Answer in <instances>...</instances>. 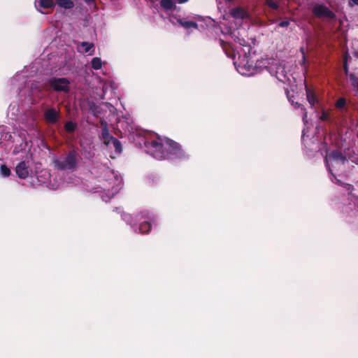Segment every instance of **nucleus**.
Here are the masks:
<instances>
[{
	"label": "nucleus",
	"instance_id": "1",
	"mask_svg": "<svg viewBox=\"0 0 358 358\" xmlns=\"http://www.w3.org/2000/svg\"><path fill=\"white\" fill-rule=\"evenodd\" d=\"M39 62H34L29 66H25L20 73H17L10 80L12 88L17 87L19 99L27 104V107H20L18 103L10 104L8 116L10 119L18 122L22 127L29 131H36V117L29 105L36 104L43 97L41 84L36 80H28L36 74Z\"/></svg>",
	"mask_w": 358,
	"mask_h": 358
},
{
	"label": "nucleus",
	"instance_id": "2",
	"mask_svg": "<svg viewBox=\"0 0 358 358\" xmlns=\"http://www.w3.org/2000/svg\"><path fill=\"white\" fill-rule=\"evenodd\" d=\"M224 34L232 39L235 44L233 45L232 49L234 52L233 59L234 65L237 71L246 76H251L264 68V59L257 61L255 65L254 60L250 57L251 46L243 37L240 36V31L237 28L229 27L226 33L222 31Z\"/></svg>",
	"mask_w": 358,
	"mask_h": 358
},
{
	"label": "nucleus",
	"instance_id": "3",
	"mask_svg": "<svg viewBox=\"0 0 358 358\" xmlns=\"http://www.w3.org/2000/svg\"><path fill=\"white\" fill-rule=\"evenodd\" d=\"M145 145L148 148V152L158 160L180 159L188 157L178 143L157 135L155 139H146Z\"/></svg>",
	"mask_w": 358,
	"mask_h": 358
},
{
	"label": "nucleus",
	"instance_id": "4",
	"mask_svg": "<svg viewBox=\"0 0 358 358\" xmlns=\"http://www.w3.org/2000/svg\"><path fill=\"white\" fill-rule=\"evenodd\" d=\"M100 176L99 181L100 192H102L101 199L103 201L108 202L122 189L123 185L122 178L117 172L110 169L109 167L103 166L99 169Z\"/></svg>",
	"mask_w": 358,
	"mask_h": 358
},
{
	"label": "nucleus",
	"instance_id": "5",
	"mask_svg": "<svg viewBox=\"0 0 358 358\" xmlns=\"http://www.w3.org/2000/svg\"><path fill=\"white\" fill-rule=\"evenodd\" d=\"M346 161V157L338 150H333L330 153L327 154L324 157L326 167L332 176L331 178V181L338 185L345 186L348 190H350L352 186L338 180L334 173L335 171H338L343 166Z\"/></svg>",
	"mask_w": 358,
	"mask_h": 358
},
{
	"label": "nucleus",
	"instance_id": "6",
	"mask_svg": "<svg viewBox=\"0 0 358 358\" xmlns=\"http://www.w3.org/2000/svg\"><path fill=\"white\" fill-rule=\"evenodd\" d=\"M292 105L294 106L296 108H301V110L303 111V122L305 124V128L303 129L302 131V137L301 140L302 142L306 148V153L309 157H313L314 154L313 152H322V149L326 148L327 145L325 143H322L319 142L317 140H311L308 139V127L306 126L308 121H307V112L306 111L305 108L300 104L298 102L294 103L292 102Z\"/></svg>",
	"mask_w": 358,
	"mask_h": 358
},
{
	"label": "nucleus",
	"instance_id": "7",
	"mask_svg": "<svg viewBox=\"0 0 358 358\" xmlns=\"http://www.w3.org/2000/svg\"><path fill=\"white\" fill-rule=\"evenodd\" d=\"M264 69L271 76H275L279 81L286 83L290 80V74L288 73L285 67L272 59H265L263 61Z\"/></svg>",
	"mask_w": 358,
	"mask_h": 358
},
{
	"label": "nucleus",
	"instance_id": "8",
	"mask_svg": "<svg viewBox=\"0 0 358 358\" xmlns=\"http://www.w3.org/2000/svg\"><path fill=\"white\" fill-rule=\"evenodd\" d=\"M27 129L26 128L22 129L19 131L13 132V134L9 132L5 133V140L12 141L14 143L13 155H17L20 152L25 150L28 146V141L27 139L28 132Z\"/></svg>",
	"mask_w": 358,
	"mask_h": 358
},
{
	"label": "nucleus",
	"instance_id": "9",
	"mask_svg": "<svg viewBox=\"0 0 358 358\" xmlns=\"http://www.w3.org/2000/svg\"><path fill=\"white\" fill-rule=\"evenodd\" d=\"M78 162V153L75 150L70 151L66 157L57 158L53 163L57 170H72L76 168Z\"/></svg>",
	"mask_w": 358,
	"mask_h": 358
},
{
	"label": "nucleus",
	"instance_id": "10",
	"mask_svg": "<svg viewBox=\"0 0 358 358\" xmlns=\"http://www.w3.org/2000/svg\"><path fill=\"white\" fill-rule=\"evenodd\" d=\"M229 15L238 27H241L244 23H248L250 18L248 10L241 6L231 8L229 11Z\"/></svg>",
	"mask_w": 358,
	"mask_h": 358
},
{
	"label": "nucleus",
	"instance_id": "11",
	"mask_svg": "<svg viewBox=\"0 0 358 358\" xmlns=\"http://www.w3.org/2000/svg\"><path fill=\"white\" fill-rule=\"evenodd\" d=\"M50 87L56 92L68 93L70 92V81L66 78L52 77L48 80Z\"/></svg>",
	"mask_w": 358,
	"mask_h": 358
},
{
	"label": "nucleus",
	"instance_id": "12",
	"mask_svg": "<svg viewBox=\"0 0 358 358\" xmlns=\"http://www.w3.org/2000/svg\"><path fill=\"white\" fill-rule=\"evenodd\" d=\"M313 14L318 18L334 20L335 13L323 3H315L312 8Z\"/></svg>",
	"mask_w": 358,
	"mask_h": 358
},
{
	"label": "nucleus",
	"instance_id": "13",
	"mask_svg": "<svg viewBox=\"0 0 358 358\" xmlns=\"http://www.w3.org/2000/svg\"><path fill=\"white\" fill-rule=\"evenodd\" d=\"M138 220H141L138 227L140 233H148L152 228V215L148 212H143L141 213V218H138Z\"/></svg>",
	"mask_w": 358,
	"mask_h": 358
},
{
	"label": "nucleus",
	"instance_id": "14",
	"mask_svg": "<svg viewBox=\"0 0 358 358\" xmlns=\"http://www.w3.org/2000/svg\"><path fill=\"white\" fill-rule=\"evenodd\" d=\"M44 117L48 124H56L60 117L59 110L55 108H48L44 112Z\"/></svg>",
	"mask_w": 358,
	"mask_h": 358
},
{
	"label": "nucleus",
	"instance_id": "15",
	"mask_svg": "<svg viewBox=\"0 0 358 358\" xmlns=\"http://www.w3.org/2000/svg\"><path fill=\"white\" fill-rule=\"evenodd\" d=\"M170 22L173 23V24H178L183 28L186 29H189L191 28L197 29L198 24L193 21L189 20H184L181 19L180 17H177L174 16H171L170 18Z\"/></svg>",
	"mask_w": 358,
	"mask_h": 358
},
{
	"label": "nucleus",
	"instance_id": "16",
	"mask_svg": "<svg viewBox=\"0 0 358 358\" xmlns=\"http://www.w3.org/2000/svg\"><path fill=\"white\" fill-rule=\"evenodd\" d=\"M15 173L17 176L21 179H25L29 176V166L24 161L17 164L15 167Z\"/></svg>",
	"mask_w": 358,
	"mask_h": 358
},
{
	"label": "nucleus",
	"instance_id": "17",
	"mask_svg": "<svg viewBox=\"0 0 358 358\" xmlns=\"http://www.w3.org/2000/svg\"><path fill=\"white\" fill-rule=\"evenodd\" d=\"M102 129H101V138L103 140V143L109 146L110 145L112 141L115 138L113 136L110 135L107 124L104 121H101Z\"/></svg>",
	"mask_w": 358,
	"mask_h": 358
},
{
	"label": "nucleus",
	"instance_id": "18",
	"mask_svg": "<svg viewBox=\"0 0 358 358\" xmlns=\"http://www.w3.org/2000/svg\"><path fill=\"white\" fill-rule=\"evenodd\" d=\"M78 51L80 53H89L90 55L94 52V45L92 43L81 42L78 45Z\"/></svg>",
	"mask_w": 358,
	"mask_h": 358
},
{
	"label": "nucleus",
	"instance_id": "19",
	"mask_svg": "<svg viewBox=\"0 0 358 358\" xmlns=\"http://www.w3.org/2000/svg\"><path fill=\"white\" fill-rule=\"evenodd\" d=\"M349 80L353 91L358 97V76L355 73L349 74Z\"/></svg>",
	"mask_w": 358,
	"mask_h": 358
},
{
	"label": "nucleus",
	"instance_id": "20",
	"mask_svg": "<svg viewBox=\"0 0 358 358\" xmlns=\"http://www.w3.org/2000/svg\"><path fill=\"white\" fill-rule=\"evenodd\" d=\"M35 6L36 8H50L54 6L53 0H36Z\"/></svg>",
	"mask_w": 358,
	"mask_h": 358
},
{
	"label": "nucleus",
	"instance_id": "21",
	"mask_svg": "<svg viewBox=\"0 0 358 358\" xmlns=\"http://www.w3.org/2000/svg\"><path fill=\"white\" fill-rule=\"evenodd\" d=\"M306 92L308 103H310L311 107H313L315 103L317 101V97L315 96L314 92L308 88L307 86H306Z\"/></svg>",
	"mask_w": 358,
	"mask_h": 358
},
{
	"label": "nucleus",
	"instance_id": "22",
	"mask_svg": "<svg viewBox=\"0 0 358 358\" xmlns=\"http://www.w3.org/2000/svg\"><path fill=\"white\" fill-rule=\"evenodd\" d=\"M106 64L100 57H95L91 60V66L94 70H99L102 68L103 64Z\"/></svg>",
	"mask_w": 358,
	"mask_h": 358
},
{
	"label": "nucleus",
	"instance_id": "23",
	"mask_svg": "<svg viewBox=\"0 0 358 358\" xmlns=\"http://www.w3.org/2000/svg\"><path fill=\"white\" fill-rule=\"evenodd\" d=\"M335 107L341 112L345 110L347 108L346 99L344 97L338 98L335 103Z\"/></svg>",
	"mask_w": 358,
	"mask_h": 358
},
{
	"label": "nucleus",
	"instance_id": "24",
	"mask_svg": "<svg viewBox=\"0 0 358 358\" xmlns=\"http://www.w3.org/2000/svg\"><path fill=\"white\" fill-rule=\"evenodd\" d=\"M56 3L65 9L72 8L74 6L73 2L71 0H56Z\"/></svg>",
	"mask_w": 358,
	"mask_h": 358
},
{
	"label": "nucleus",
	"instance_id": "25",
	"mask_svg": "<svg viewBox=\"0 0 358 358\" xmlns=\"http://www.w3.org/2000/svg\"><path fill=\"white\" fill-rule=\"evenodd\" d=\"M160 5L164 10L167 11L173 8H176L173 0H161Z\"/></svg>",
	"mask_w": 358,
	"mask_h": 358
},
{
	"label": "nucleus",
	"instance_id": "26",
	"mask_svg": "<svg viewBox=\"0 0 358 358\" xmlns=\"http://www.w3.org/2000/svg\"><path fill=\"white\" fill-rule=\"evenodd\" d=\"M77 128V124L72 121L66 122L64 129L68 133H73Z\"/></svg>",
	"mask_w": 358,
	"mask_h": 358
},
{
	"label": "nucleus",
	"instance_id": "27",
	"mask_svg": "<svg viewBox=\"0 0 358 358\" xmlns=\"http://www.w3.org/2000/svg\"><path fill=\"white\" fill-rule=\"evenodd\" d=\"M0 175L3 178L8 177L10 175V169L5 164L1 165L0 167Z\"/></svg>",
	"mask_w": 358,
	"mask_h": 358
},
{
	"label": "nucleus",
	"instance_id": "28",
	"mask_svg": "<svg viewBox=\"0 0 358 358\" xmlns=\"http://www.w3.org/2000/svg\"><path fill=\"white\" fill-rule=\"evenodd\" d=\"M319 118L322 121L330 122L331 120V113L329 111L322 110Z\"/></svg>",
	"mask_w": 358,
	"mask_h": 358
},
{
	"label": "nucleus",
	"instance_id": "29",
	"mask_svg": "<svg viewBox=\"0 0 358 358\" xmlns=\"http://www.w3.org/2000/svg\"><path fill=\"white\" fill-rule=\"evenodd\" d=\"M265 4L273 10H278L279 3L274 0H265Z\"/></svg>",
	"mask_w": 358,
	"mask_h": 358
},
{
	"label": "nucleus",
	"instance_id": "30",
	"mask_svg": "<svg viewBox=\"0 0 358 358\" xmlns=\"http://www.w3.org/2000/svg\"><path fill=\"white\" fill-rule=\"evenodd\" d=\"M110 145H113V148H115L116 152L117 153H120L122 152V145H121V143L117 139V138H115Z\"/></svg>",
	"mask_w": 358,
	"mask_h": 358
},
{
	"label": "nucleus",
	"instance_id": "31",
	"mask_svg": "<svg viewBox=\"0 0 358 358\" xmlns=\"http://www.w3.org/2000/svg\"><path fill=\"white\" fill-rule=\"evenodd\" d=\"M121 216L122 220H124L127 223L131 224V216L129 214L122 213Z\"/></svg>",
	"mask_w": 358,
	"mask_h": 358
},
{
	"label": "nucleus",
	"instance_id": "32",
	"mask_svg": "<svg viewBox=\"0 0 358 358\" xmlns=\"http://www.w3.org/2000/svg\"><path fill=\"white\" fill-rule=\"evenodd\" d=\"M343 70H344L345 74L349 77V74H350L351 73L349 72V67H348V64L347 62L343 63Z\"/></svg>",
	"mask_w": 358,
	"mask_h": 358
},
{
	"label": "nucleus",
	"instance_id": "33",
	"mask_svg": "<svg viewBox=\"0 0 358 358\" xmlns=\"http://www.w3.org/2000/svg\"><path fill=\"white\" fill-rule=\"evenodd\" d=\"M289 25V21H287V20L282 21V22H280L278 24V26L279 27H288Z\"/></svg>",
	"mask_w": 358,
	"mask_h": 358
},
{
	"label": "nucleus",
	"instance_id": "34",
	"mask_svg": "<svg viewBox=\"0 0 358 358\" xmlns=\"http://www.w3.org/2000/svg\"><path fill=\"white\" fill-rule=\"evenodd\" d=\"M5 131V129L3 126H0V140L4 139L5 140V134H3V132Z\"/></svg>",
	"mask_w": 358,
	"mask_h": 358
},
{
	"label": "nucleus",
	"instance_id": "35",
	"mask_svg": "<svg viewBox=\"0 0 358 358\" xmlns=\"http://www.w3.org/2000/svg\"><path fill=\"white\" fill-rule=\"evenodd\" d=\"M358 5V0H349V6H354Z\"/></svg>",
	"mask_w": 358,
	"mask_h": 358
},
{
	"label": "nucleus",
	"instance_id": "36",
	"mask_svg": "<svg viewBox=\"0 0 358 358\" xmlns=\"http://www.w3.org/2000/svg\"><path fill=\"white\" fill-rule=\"evenodd\" d=\"M348 57H349V55L348 53H346L343 57V63H345V62H348Z\"/></svg>",
	"mask_w": 358,
	"mask_h": 358
},
{
	"label": "nucleus",
	"instance_id": "37",
	"mask_svg": "<svg viewBox=\"0 0 358 358\" xmlns=\"http://www.w3.org/2000/svg\"><path fill=\"white\" fill-rule=\"evenodd\" d=\"M85 3H87L88 5H92L94 2V0H83Z\"/></svg>",
	"mask_w": 358,
	"mask_h": 358
},
{
	"label": "nucleus",
	"instance_id": "38",
	"mask_svg": "<svg viewBox=\"0 0 358 358\" xmlns=\"http://www.w3.org/2000/svg\"><path fill=\"white\" fill-rule=\"evenodd\" d=\"M179 3H186L188 0H176Z\"/></svg>",
	"mask_w": 358,
	"mask_h": 358
},
{
	"label": "nucleus",
	"instance_id": "39",
	"mask_svg": "<svg viewBox=\"0 0 358 358\" xmlns=\"http://www.w3.org/2000/svg\"><path fill=\"white\" fill-rule=\"evenodd\" d=\"M43 175H44L45 177H47V178H50V174H49V173H48V172H47V171H45V172L43 173Z\"/></svg>",
	"mask_w": 358,
	"mask_h": 358
},
{
	"label": "nucleus",
	"instance_id": "40",
	"mask_svg": "<svg viewBox=\"0 0 358 358\" xmlns=\"http://www.w3.org/2000/svg\"><path fill=\"white\" fill-rule=\"evenodd\" d=\"M354 55L355 57L358 58V50H357L354 52Z\"/></svg>",
	"mask_w": 358,
	"mask_h": 358
},
{
	"label": "nucleus",
	"instance_id": "41",
	"mask_svg": "<svg viewBox=\"0 0 358 358\" xmlns=\"http://www.w3.org/2000/svg\"><path fill=\"white\" fill-rule=\"evenodd\" d=\"M41 177H42V176H41V175H40V176H38V181L42 182H45V181H44V180H40V178H41Z\"/></svg>",
	"mask_w": 358,
	"mask_h": 358
},
{
	"label": "nucleus",
	"instance_id": "42",
	"mask_svg": "<svg viewBox=\"0 0 358 358\" xmlns=\"http://www.w3.org/2000/svg\"><path fill=\"white\" fill-rule=\"evenodd\" d=\"M116 210H118L119 213H121L120 208H116Z\"/></svg>",
	"mask_w": 358,
	"mask_h": 358
},
{
	"label": "nucleus",
	"instance_id": "43",
	"mask_svg": "<svg viewBox=\"0 0 358 358\" xmlns=\"http://www.w3.org/2000/svg\"><path fill=\"white\" fill-rule=\"evenodd\" d=\"M1 143L0 142V144H1Z\"/></svg>",
	"mask_w": 358,
	"mask_h": 358
}]
</instances>
